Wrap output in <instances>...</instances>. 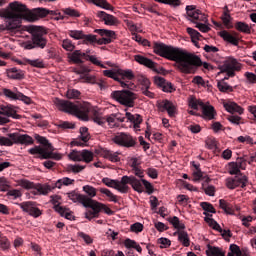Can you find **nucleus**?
Listing matches in <instances>:
<instances>
[{
	"mask_svg": "<svg viewBox=\"0 0 256 256\" xmlns=\"http://www.w3.org/2000/svg\"><path fill=\"white\" fill-rule=\"evenodd\" d=\"M153 51L164 59L175 61L181 73H193L195 65L201 63L195 54L179 47L168 46L165 43L155 42Z\"/></svg>",
	"mask_w": 256,
	"mask_h": 256,
	"instance_id": "obj_1",
	"label": "nucleus"
},
{
	"mask_svg": "<svg viewBox=\"0 0 256 256\" xmlns=\"http://www.w3.org/2000/svg\"><path fill=\"white\" fill-rule=\"evenodd\" d=\"M25 4H21L17 1L9 4L8 9L0 12V17L4 20L3 24H0V31H17L21 29V21L25 19Z\"/></svg>",
	"mask_w": 256,
	"mask_h": 256,
	"instance_id": "obj_2",
	"label": "nucleus"
},
{
	"mask_svg": "<svg viewBox=\"0 0 256 256\" xmlns=\"http://www.w3.org/2000/svg\"><path fill=\"white\" fill-rule=\"evenodd\" d=\"M55 105L59 111L74 115L80 121H89V113L91 112V105L88 102L75 104L68 100L56 99Z\"/></svg>",
	"mask_w": 256,
	"mask_h": 256,
	"instance_id": "obj_3",
	"label": "nucleus"
},
{
	"mask_svg": "<svg viewBox=\"0 0 256 256\" xmlns=\"http://www.w3.org/2000/svg\"><path fill=\"white\" fill-rule=\"evenodd\" d=\"M186 13L188 20L195 23V28L199 29L201 33H209V31H211V27H209V20L201 10H197L194 5H189L186 6Z\"/></svg>",
	"mask_w": 256,
	"mask_h": 256,
	"instance_id": "obj_4",
	"label": "nucleus"
},
{
	"mask_svg": "<svg viewBox=\"0 0 256 256\" xmlns=\"http://www.w3.org/2000/svg\"><path fill=\"white\" fill-rule=\"evenodd\" d=\"M111 98L124 107H135L137 94L131 90H116L111 93Z\"/></svg>",
	"mask_w": 256,
	"mask_h": 256,
	"instance_id": "obj_5",
	"label": "nucleus"
},
{
	"mask_svg": "<svg viewBox=\"0 0 256 256\" xmlns=\"http://www.w3.org/2000/svg\"><path fill=\"white\" fill-rule=\"evenodd\" d=\"M29 32L32 35V41H34V45L38 49H45L47 47V30L42 26H30Z\"/></svg>",
	"mask_w": 256,
	"mask_h": 256,
	"instance_id": "obj_6",
	"label": "nucleus"
},
{
	"mask_svg": "<svg viewBox=\"0 0 256 256\" xmlns=\"http://www.w3.org/2000/svg\"><path fill=\"white\" fill-rule=\"evenodd\" d=\"M83 207L86 209H92L85 212V218L88 219V221H93V219L99 217V212L103 211V203L89 197H86Z\"/></svg>",
	"mask_w": 256,
	"mask_h": 256,
	"instance_id": "obj_7",
	"label": "nucleus"
},
{
	"mask_svg": "<svg viewBox=\"0 0 256 256\" xmlns=\"http://www.w3.org/2000/svg\"><path fill=\"white\" fill-rule=\"evenodd\" d=\"M218 69L219 74L226 73L228 77H235V71H241V63L233 57H228Z\"/></svg>",
	"mask_w": 256,
	"mask_h": 256,
	"instance_id": "obj_8",
	"label": "nucleus"
},
{
	"mask_svg": "<svg viewBox=\"0 0 256 256\" xmlns=\"http://www.w3.org/2000/svg\"><path fill=\"white\" fill-rule=\"evenodd\" d=\"M55 150H47L45 148H41V146H35L28 150L30 155H39L38 159H54L55 161H61L63 156L60 153H53Z\"/></svg>",
	"mask_w": 256,
	"mask_h": 256,
	"instance_id": "obj_9",
	"label": "nucleus"
},
{
	"mask_svg": "<svg viewBox=\"0 0 256 256\" xmlns=\"http://www.w3.org/2000/svg\"><path fill=\"white\" fill-rule=\"evenodd\" d=\"M21 119V115L17 114V108L11 104L0 105V125L9 123V118Z\"/></svg>",
	"mask_w": 256,
	"mask_h": 256,
	"instance_id": "obj_10",
	"label": "nucleus"
},
{
	"mask_svg": "<svg viewBox=\"0 0 256 256\" xmlns=\"http://www.w3.org/2000/svg\"><path fill=\"white\" fill-rule=\"evenodd\" d=\"M112 141L115 143V145H118L119 147H126V149L135 147V145H137V139L131 136V134L125 132L117 133L112 138Z\"/></svg>",
	"mask_w": 256,
	"mask_h": 256,
	"instance_id": "obj_11",
	"label": "nucleus"
},
{
	"mask_svg": "<svg viewBox=\"0 0 256 256\" xmlns=\"http://www.w3.org/2000/svg\"><path fill=\"white\" fill-rule=\"evenodd\" d=\"M69 159L71 161L76 162H84V163H91L93 161L95 154L91 150L83 149L81 151L72 150L69 155Z\"/></svg>",
	"mask_w": 256,
	"mask_h": 256,
	"instance_id": "obj_12",
	"label": "nucleus"
},
{
	"mask_svg": "<svg viewBox=\"0 0 256 256\" xmlns=\"http://www.w3.org/2000/svg\"><path fill=\"white\" fill-rule=\"evenodd\" d=\"M51 11L47 10L46 8H35L34 10L30 11L25 6V19L27 21H39V19L43 17H47Z\"/></svg>",
	"mask_w": 256,
	"mask_h": 256,
	"instance_id": "obj_13",
	"label": "nucleus"
},
{
	"mask_svg": "<svg viewBox=\"0 0 256 256\" xmlns=\"http://www.w3.org/2000/svg\"><path fill=\"white\" fill-rule=\"evenodd\" d=\"M18 206L20 209H22V211H24V213H28V215L34 217V219H37V217H41V215H43L41 209H39L37 204H35L33 201L19 203Z\"/></svg>",
	"mask_w": 256,
	"mask_h": 256,
	"instance_id": "obj_14",
	"label": "nucleus"
},
{
	"mask_svg": "<svg viewBox=\"0 0 256 256\" xmlns=\"http://www.w3.org/2000/svg\"><path fill=\"white\" fill-rule=\"evenodd\" d=\"M8 137L12 139L14 145L29 146L35 143V140H33V137L29 136L28 134H21L19 132H16V133L8 134Z\"/></svg>",
	"mask_w": 256,
	"mask_h": 256,
	"instance_id": "obj_15",
	"label": "nucleus"
},
{
	"mask_svg": "<svg viewBox=\"0 0 256 256\" xmlns=\"http://www.w3.org/2000/svg\"><path fill=\"white\" fill-rule=\"evenodd\" d=\"M247 176H235L234 178H227L226 179V187L228 189H236V187H247L248 183Z\"/></svg>",
	"mask_w": 256,
	"mask_h": 256,
	"instance_id": "obj_16",
	"label": "nucleus"
},
{
	"mask_svg": "<svg viewBox=\"0 0 256 256\" xmlns=\"http://www.w3.org/2000/svg\"><path fill=\"white\" fill-rule=\"evenodd\" d=\"M200 107L202 109V115L204 119H207L208 121L215 119L217 111H215V107H213V105L209 104V102L206 104L200 102Z\"/></svg>",
	"mask_w": 256,
	"mask_h": 256,
	"instance_id": "obj_17",
	"label": "nucleus"
},
{
	"mask_svg": "<svg viewBox=\"0 0 256 256\" xmlns=\"http://www.w3.org/2000/svg\"><path fill=\"white\" fill-rule=\"evenodd\" d=\"M134 59L137 63H139L140 65H144V67H148V69H152L153 71H155L156 73H158L159 71L157 70V63H155L153 60L142 56V55H135Z\"/></svg>",
	"mask_w": 256,
	"mask_h": 256,
	"instance_id": "obj_18",
	"label": "nucleus"
},
{
	"mask_svg": "<svg viewBox=\"0 0 256 256\" xmlns=\"http://www.w3.org/2000/svg\"><path fill=\"white\" fill-rule=\"evenodd\" d=\"M160 111H167L169 117H175V114L177 113V106L173 104V102L169 100H164L159 104Z\"/></svg>",
	"mask_w": 256,
	"mask_h": 256,
	"instance_id": "obj_19",
	"label": "nucleus"
},
{
	"mask_svg": "<svg viewBox=\"0 0 256 256\" xmlns=\"http://www.w3.org/2000/svg\"><path fill=\"white\" fill-rule=\"evenodd\" d=\"M97 17H99V19H102L104 23L106 25H109L110 27H113L117 25V23H119V20L117 19V17L111 14H107L105 11H98Z\"/></svg>",
	"mask_w": 256,
	"mask_h": 256,
	"instance_id": "obj_20",
	"label": "nucleus"
},
{
	"mask_svg": "<svg viewBox=\"0 0 256 256\" xmlns=\"http://www.w3.org/2000/svg\"><path fill=\"white\" fill-rule=\"evenodd\" d=\"M100 157L108 159V161H111L112 163H118V161H121V158H119V152H114L107 149L100 150Z\"/></svg>",
	"mask_w": 256,
	"mask_h": 256,
	"instance_id": "obj_21",
	"label": "nucleus"
},
{
	"mask_svg": "<svg viewBox=\"0 0 256 256\" xmlns=\"http://www.w3.org/2000/svg\"><path fill=\"white\" fill-rule=\"evenodd\" d=\"M6 75L8 79H14L17 81H21V79H25V72L21 69H17L16 67L7 69Z\"/></svg>",
	"mask_w": 256,
	"mask_h": 256,
	"instance_id": "obj_22",
	"label": "nucleus"
},
{
	"mask_svg": "<svg viewBox=\"0 0 256 256\" xmlns=\"http://www.w3.org/2000/svg\"><path fill=\"white\" fill-rule=\"evenodd\" d=\"M223 107L228 113L232 114L238 113V115H243L244 112V109L235 102H224Z\"/></svg>",
	"mask_w": 256,
	"mask_h": 256,
	"instance_id": "obj_23",
	"label": "nucleus"
},
{
	"mask_svg": "<svg viewBox=\"0 0 256 256\" xmlns=\"http://www.w3.org/2000/svg\"><path fill=\"white\" fill-rule=\"evenodd\" d=\"M132 179H133V176H123L121 180H118L119 193H128L129 191L128 185H131Z\"/></svg>",
	"mask_w": 256,
	"mask_h": 256,
	"instance_id": "obj_24",
	"label": "nucleus"
},
{
	"mask_svg": "<svg viewBox=\"0 0 256 256\" xmlns=\"http://www.w3.org/2000/svg\"><path fill=\"white\" fill-rule=\"evenodd\" d=\"M83 57L87 58V53L81 52V50H75L68 55V58L72 63L81 64L83 63Z\"/></svg>",
	"mask_w": 256,
	"mask_h": 256,
	"instance_id": "obj_25",
	"label": "nucleus"
},
{
	"mask_svg": "<svg viewBox=\"0 0 256 256\" xmlns=\"http://www.w3.org/2000/svg\"><path fill=\"white\" fill-rule=\"evenodd\" d=\"M219 35L222 39H224V41H226L227 43H230L231 45H234L235 47H237V45H239V40L235 38V36H233L231 33H229L227 30L224 31H220Z\"/></svg>",
	"mask_w": 256,
	"mask_h": 256,
	"instance_id": "obj_26",
	"label": "nucleus"
},
{
	"mask_svg": "<svg viewBox=\"0 0 256 256\" xmlns=\"http://www.w3.org/2000/svg\"><path fill=\"white\" fill-rule=\"evenodd\" d=\"M126 118L133 123L134 129H139L141 123H143V118L139 114H131V112H126Z\"/></svg>",
	"mask_w": 256,
	"mask_h": 256,
	"instance_id": "obj_27",
	"label": "nucleus"
},
{
	"mask_svg": "<svg viewBox=\"0 0 256 256\" xmlns=\"http://www.w3.org/2000/svg\"><path fill=\"white\" fill-rule=\"evenodd\" d=\"M68 198L73 201V203H81V205L85 204V201L87 200V195L85 194H79L75 191H72L68 193Z\"/></svg>",
	"mask_w": 256,
	"mask_h": 256,
	"instance_id": "obj_28",
	"label": "nucleus"
},
{
	"mask_svg": "<svg viewBox=\"0 0 256 256\" xmlns=\"http://www.w3.org/2000/svg\"><path fill=\"white\" fill-rule=\"evenodd\" d=\"M34 138L38 143H40V145H43L42 149H46V151H55V148H53V145L49 143V140H47V138L39 134H35Z\"/></svg>",
	"mask_w": 256,
	"mask_h": 256,
	"instance_id": "obj_29",
	"label": "nucleus"
},
{
	"mask_svg": "<svg viewBox=\"0 0 256 256\" xmlns=\"http://www.w3.org/2000/svg\"><path fill=\"white\" fill-rule=\"evenodd\" d=\"M56 212L59 213L61 217H65V219H68L69 221H73V219H75L73 212L63 206H56Z\"/></svg>",
	"mask_w": 256,
	"mask_h": 256,
	"instance_id": "obj_30",
	"label": "nucleus"
},
{
	"mask_svg": "<svg viewBox=\"0 0 256 256\" xmlns=\"http://www.w3.org/2000/svg\"><path fill=\"white\" fill-rule=\"evenodd\" d=\"M88 3H93L96 7H100L101 9H105L106 11H113V6L107 2V0H87Z\"/></svg>",
	"mask_w": 256,
	"mask_h": 256,
	"instance_id": "obj_31",
	"label": "nucleus"
},
{
	"mask_svg": "<svg viewBox=\"0 0 256 256\" xmlns=\"http://www.w3.org/2000/svg\"><path fill=\"white\" fill-rule=\"evenodd\" d=\"M207 256H225V252L221 250L219 247L211 246L210 244L207 245L206 250Z\"/></svg>",
	"mask_w": 256,
	"mask_h": 256,
	"instance_id": "obj_32",
	"label": "nucleus"
},
{
	"mask_svg": "<svg viewBox=\"0 0 256 256\" xmlns=\"http://www.w3.org/2000/svg\"><path fill=\"white\" fill-rule=\"evenodd\" d=\"M102 183H104L106 187H110L112 189H116V191H119V180L104 177L102 178Z\"/></svg>",
	"mask_w": 256,
	"mask_h": 256,
	"instance_id": "obj_33",
	"label": "nucleus"
},
{
	"mask_svg": "<svg viewBox=\"0 0 256 256\" xmlns=\"http://www.w3.org/2000/svg\"><path fill=\"white\" fill-rule=\"evenodd\" d=\"M130 185L134 191H137V193H143V181L136 179L135 176H132V180L130 182Z\"/></svg>",
	"mask_w": 256,
	"mask_h": 256,
	"instance_id": "obj_34",
	"label": "nucleus"
},
{
	"mask_svg": "<svg viewBox=\"0 0 256 256\" xmlns=\"http://www.w3.org/2000/svg\"><path fill=\"white\" fill-rule=\"evenodd\" d=\"M36 192H34V195H48L49 193H51V186L49 185H41L38 184L36 187Z\"/></svg>",
	"mask_w": 256,
	"mask_h": 256,
	"instance_id": "obj_35",
	"label": "nucleus"
},
{
	"mask_svg": "<svg viewBox=\"0 0 256 256\" xmlns=\"http://www.w3.org/2000/svg\"><path fill=\"white\" fill-rule=\"evenodd\" d=\"M195 57H197L200 61L199 65H194V70L192 72H182L185 73V75H191V74H195V72L197 71L198 67H201V65L203 66L204 69H207L208 71H211V69H213V66L207 62H202L201 58L197 55H195Z\"/></svg>",
	"mask_w": 256,
	"mask_h": 256,
	"instance_id": "obj_36",
	"label": "nucleus"
},
{
	"mask_svg": "<svg viewBox=\"0 0 256 256\" xmlns=\"http://www.w3.org/2000/svg\"><path fill=\"white\" fill-rule=\"evenodd\" d=\"M16 185L22 187V189H35V183L27 179H18L16 180Z\"/></svg>",
	"mask_w": 256,
	"mask_h": 256,
	"instance_id": "obj_37",
	"label": "nucleus"
},
{
	"mask_svg": "<svg viewBox=\"0 0 256 256\" xmlns=\"http://www.w3.org/2000/svg\"><path fill=\"white\" fill-rule=\"evenodd\" d=\"M94 33H98V35H101V37H106L108 39H115L116 34L113 30H107V29H96L94 30Z\"/></svg>",
	"mask_w": 256,
	"mask_h": 256,
	"instance_id": "obj_38",
	"label": "nucleus"
},
{
	"mask_svg": "<svg viewBox=\"0 0 256 256\" xmlns=\"http://www.w3.org/2000/svg\"><path fill=\"white\" fill-rule=\"evenodd\" d=\"M82 191L87 194L86 197H88V199H93V197H97V188L91 185L83 186Z\"/></svg>",
	"mask_w": 256,
	"mask_h": 256,
	"instance_id": "obj_39",
	"label": "nucleus"
},
{
	"mask_svg": "<svg viewBox=\"0 0 256 256\" xmlns=\"http://www.w3.org/2000/svg\"><path fill=\"white\" fill-rule=\"evenodd\" d=\"M73 183H75V180L69 178V177H64L61 179H58L55 183V187L57 189H61V187H63V185H65L66 187L69 185H73Z\"/></svg>",
	"mask_w": 256,
	"mask_h": 256,
	"instance_id": "obj_40",
	"label": "nucleus"
},
{
	"mask_svg": "<svg viewBox=\"0 0 256 256\" xmlns=\"http://www.w3.org/2000/svg\"><path fill=\"white\" fill-rule=\"evenodd\" d=\"M117 73L122 77V79H128V81L135 79V74H133V70L131 69H127V70L118 69Z\"/></svg>",
	"mask_w": 256,
	"mask_h": 256,
	"instance_id": "obj_41",
	"label": "nucleus"
},
{
	"mask_svg": "<svg viewBox=\"0 0 256 256\" xmlns=\"http://www.w3.org/2000/svg\"><path fill=\"white\" fill-rule=\"evenodd\" d=\"M106 123L108 124V127H110V129H116L117 127H121V124L117 122V115L115 114L107 116Z\"/></svg>",
	"mask_w": 256,
	"mask_h": 256,
	"instance_id": "obj_42",
	"label": "nucleus"
},
{
	"mask_svg": "<svg viewBox=\"0 0 256 256\" xmlns=\"http://www.w3.org/2000/svg\"><path fill=\"white\" fill-rule=\"evenodd\" d=\"M178 240L184 247H189L191 245V241L189 240V234L185 231L178 232Z\"/></svg>",
	"mask_w": 256,
	"mask_h": 256,
	"instance_id": "obj_43",
	"label": "nucleus"
},
{
	"mask_svg": "<svg viewBox=\"0 0 256 256\" xmlns=\"http://www.w3.org/2000/svg\"><path fill=\"white\" fill-rule=\"evenodd\" d=\"M204 221L208 223L209 227H212V229H214L215 231H218V233L223 232V228H221V225H219V223H217V221H215L213 218L205 217Z\"/></svg>",
	"mask_w": 256,
	"mask_h": 256,
	"instance_id": "obj_44",
	"label": "nucleus"
},
{
	"mask_svg": "<svg viewBox=\"0 0 256 256\" xmlns=\"http://www.w3.org/2000/svg\"><path fill=\"white\" fill-rule=\"evenodd\" d=\"M235 28L237 29V31H240V33H246L247 35L251 33V26H249L245 22H237Z\"/></svg>",
	"mask_w": 256,
	"mask_h": 256,
	"instance_id": "obj_45",
	"label": "nucleus"
},
{
	"mask_svg": "<svg viewBox=\"0 0 256 256\" xmlns=\"http://www.w3.org/2000/svg\"><path fill=\"white\" fill-rule=\"evenodd\" d=\"M79 139L80 140H74L72 143L76 147H83V145H85V143H87V141H89V139H91V135H89V134H80ZM81 141H83V143Z\"/></svg>",
	"mask_w": 256,
	"mask_h": 256,
	"instance_id": "obj_46",
	"label": "nucleus"
},
{
	"mask_svg": "<svg viewBox=\"0 0 256 256\" xmlns=\"http://www.w3.org/2000/svg\"><path fill=\"white\" fill-rule=\"evenodd\" d=\"M217 88L219 89V91H221V93H227V91H233V87L223 80H220L217 82Z\"/></svg>",
	"mask_w": 256,
	"mask_h": 256,
	"instance_id": "obj_47",
	"label": "nucleus"
},
{
	"mask_svg": "<svg viewBox=\"0 0 256 256\" xmlns=\"http://www.w3.org/2000/svg\"><path fill=\"white\" fill-rule=\"evenodd\" d=\"M86 61H90V63H93V65H97L98 67H101V69H107V66L101 63L99 58H97V56L95 55H86Z\"/></svg>",
	"mask_w": 256,
	"mask_h": 256,
	"instance_id": "obj_48",
	"label": "nucleus"
},
{
	"mask_svg": "<svg viewBox=\"0 0 256 256\" xmlns=\"http://www.w3.org/2000/svg\"><path fill=\"white\" fill-rule=\"evenodd\" d=\"M100 193H102V195H106L112 203H117L119 201L117 200V195L113 194V192L107 188H100Z\"/></svg>",
	"mask_w": 256,
	"mask_h": 256,
	"instance_id": "obj_49",
	"label": "nucleus"
},
{
	"mask_svg": "<svg viewBox=\"0 0 256 256\" xmlns=\"http://www.w3.org/2000/svg\"><path fill=\"white\" fill-rule=\"evenodd\" d=\"M201 103H203L201 100H197L193 96H190L188 98L189 107H191V109H194L195 111H197L199 107H201Z\"/></svg>",
	"mask_w": 256,
	"mask_h": 256,
	"instance_id": "obj_50",
	"label": "nucleus"
},
{
	"mask_svg": "<svg viewBox=\"0 0 256 256\" xmlns=\"http://www.w3.org/2000/svg\"><path fill=\"white\" fill-rule=\"evenodd\" d=\"M3 94L7 97V99H11L12 101H17L19 97V92H13L11 89L4 88Z\"/></svg>",
	"mask_w": 256,
	"mask_h": 256,
	"instance_id": "obj_51",
	"label": "nucleus"
},
{
	"mask_svg": "<svg viewBox=\"0 0 256 256\" xmlns=\"http://www.w3.org/2000/svg\"><path fill=\"white\" fill-rule=\"evenodd\" d=\"M26 62H28V65H31V67H37L38 69H43V67H45V63L43 62L42 59H35V60H25Z\"/></svg>",
	"mask_w": 256,
	"mask_h": 256,
	"instance_id": "obj_52",
	"label": "nucleus"
},
{
	"mask_svg": "<svg viewBox=\"0 0 256 256\" xmlns=\"http://www.w3.org/2000/svg\"><path fill=\"white\" fill-rule=\"evenodd\" d=\"M170 223L173 225V227L175 229H185V225L183 224V222H181V220H179V217L174 216L170 219Z\"/></svg>",
	"mask_w": 256,
	"mask_h": 256,
	"instance_id": "obj_53",
	"label": "nucleus"
},
{
	"mask_svg": "<svg viewBox=\"0 0 256 256\" xmlns=\"http://www.w3.org/2000/svg\"><path fill=\"white\" fill-rule=\"evenodd\" d=\"M103 75H105V77H109L110 79H114V81H119V76H117L119 75V73L117 72V70H104Z\"/></svg>",
	"mask_w": 256,
	"mask_h": 256,
	"instance_id": "obj_54",
	"label": "nucleus"
},
{
	"mask_svg": "<svg viewBox=\"0 0 256 256\" xmlns=\"http://www.w3.org/2000/svg\"><path fill=\"white\" fill-rule=\"evenodd\" d=\"M224 9L226 11L223 13L221 20L223 21V24L225 25V27H229V23H231V15L228 12L229 8L227 6H225Z\"/></svg>",
	"mask_w": 256,
	"mask_h": 256,
	"instance_id": "obj_55",
	"label": "nucleus"
},
{
	"mask_svg": "<svg viewBox=\"0 0 256 256\" xmlns=\"http://www.w3.org/2000/svg\"><path fill=\"white\" fill-rule=\"evenodd\" d=\"M80 96H81V92L77 89H69L66 92V97L68 99H79Z\"/></svg>",
	"mask_w": 256,
	"mask_h": 256,
	"instance_id": "obj_56",
	"label": "nucleus"
},
{
	"mask_svg": "<svg viewBox=\"0 0 256 256\" xmlns=\"http://www.w3.org/2000/svg\"><path fill=\"white\" fill-rule=\"evenodd\" d=\"M62 47L65 51H73L75 49V44L69 39H65L62 41Z\"/></svg>",
	"mask_w": 256,
	"mask_h": 256,
	"instance_id": "obj_57",
	"label": "nucleus"
},
{
	"mask_svg": "<svg viewBox=\"0 0 256 256\" xmlns=\"http://www.w3.org/2000/svg\"><path fill=\"white\" fill-rule=\"evenodd\" d=\"M186 31H187L188 35H190L191 41H193L194 39H200V37H201V33H199V31H197L191 27H188L186 29Z\"/></svg>",
	"mask_w": 256,
	"mask_h": 256,
	"instance_id": "obj_58",
	"label": "nucleus"
},
{
	"mask_svg": "<svg viewBox=\"0 0 256 256\" xmlns=\"http://www.w3.org/2000/svg\"><path fill=\"white\" fill-rule=\"evenodd\" d=\"M15 143L12 141V139L9 137H5V136H0V145L5 146V147H11L13 146Z\"/></svg>",
	"mask_w": 256,
	"mask_h": 256,
	"instance_id": "obj_59",
	"label": "nucleus"
},
{
	"mask_svg": "<svg viewBox=\"0 0 256 256\" xmlns=\"http://www.w3.org/2000/svg\"><path fill=\"white\" fill-rule=\"evenodd\" d=\"M82 40L84 43H96L97 41V36L93 34H83Z\"/></svg>",
	"mask_w": 256,
	"mask_h": 256,
	"instance_id": "obj_60",
	"label": "nucleus"
},
{
	"mask_svg": "<svg viewBox=\"0 0 256 256\" xmlns=\"http://www.w3.org/2000/svg\"><path fill=\"white\" fill-rule=\"evenodd\" d=\"M69 35L72 37V39H76V40H79V39H83V31L81 30H71L69 32Z\"/></svg>",
	"mask_w": 256,
	"mask_h": 256,
	"instance_id": "obj_61",
	"label": "nucleus"
},
{
	"mask_svg": "<svg viewBox=\"0 0 256 256\" xmlns=\"http://www.w3.org/2000/svg\"><path fill=\"white\" fill-rule=\"evenodd\" d=\"M69 171H72V173H81V171H83V169H85V166L83 165H79V164H70L68 166Z\"/></svg>",
	"mask_w": 256,
	"mask_h": 256,
	"instance_id": "obj_62",
	"label": "nucleus"
},
{
	"mask_svg": "<svg viewBox=\"0 0 256 256\" xmlns=\"http://www.w3.org/2000/svg\"><path fill=\"white\" fill-rule=\"evenodd\" d=\"M201 207L207 213H216L215 208L209 202H202Z\"/></svg>",
	"mask_w": 256,
	"mask_h": 256,
	"instance_id": "obj_63",
	"label": "nucleus"
},
{
	"mask_svg": "<svg viewBox=\"0 0 256 256\" xmlns=\"http://www.w3.org/2000/svg\"><path fill=\"white\" fill-rule=\"evenodd\" d=\"M23 194L20 192V190L17 189H13V190H9L7 192V196L11 197L12 199H19V197H21Z\"/></svg>",
	"mask_w": 256,
	"mask_h": 256,
	"instance_id": "obj_64",
	"label": "nucleus"
}]
</instances>
